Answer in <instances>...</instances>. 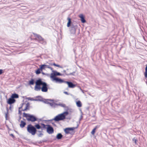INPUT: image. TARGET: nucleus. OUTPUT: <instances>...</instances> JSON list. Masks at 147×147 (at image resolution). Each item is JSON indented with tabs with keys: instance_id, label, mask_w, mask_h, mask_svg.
<instances>
[{
	"instance_id": "f704fd0d",
	"label": "nucleus",
	"mask_w": 147,
	"mask_h": 147,
	"mask_svg": "<svg viewBox=\"0 0 147 147\" xmlns=\"http://www.w3.org/2000/svg\"><path fill=\"white\" fill-rule=\"evenodd\" d=\"M144 75L146 78H147V70H145V71L144 73Z\"/></svg>"
},
{
	"instance_id": "aec40b11",
	"label": "nucleus",
	"mask_w": 147,
	"mask_h": 147,
	"mask_svg": "<svg viewBox=\"0 0 147 147\" xmlns=\"http://www.w3.org/2000/svg\"><path fill=\"white\" fill-rule=\"evenodd\" d=\"M42 69H40V67L38 69L35 71V73L36 74L38 75L41 73V71H42Z\"/></svg>"
},
{
	"instance_id": "6e6d98bb",
	"label": "nucleus",
	"mask_w": 147,
	"mask_h": 147,
	"mask_svg": "<svg viewBox=\"0 0 147 147\" xmlns=\"http://www.w3.org/2000/svg\"><path fill=\"white\" fill-rule=\"evenodd\" d=\"M43 142H45V141H43Z\"/></svg>"
},
{
	"instance_id": "412c9836",
	"label": "nucleus",
	"mask_w": 147,
	"mask_h": 147,
	"mask_svg": "<svg viewBox=\"0 0 147 147\" xmlns=\"http://www.w3.org/2000/svg\"><path fill=\"white\" fill-rule=\"evenodd\" d=\"M11 96L13 98H17L19 97V95L18 94L14 93L12 94Z\"/></svg>"
},
{
	"instance_id": "3c124183",
	"label": "nucleus",
	"mask_w": 147,
	"mask_h": 147,
	"mask_svg": "<svg viewBox=\"0 0 147 147\" xmlns=\"http://www.w3.org/2000/svg\"><path fill=\"white\" fill-rule=\"evenodd\" d=\"M21 119V117L20 116L19 117V120H20Z\"/></svg>"
},
{
	"instance_id": "20e7f679",
	"label": "nucleus",
	"mask_w": 147,
	"mask_h": 147,
	"mask_svg": "<svg viewBox=\"0 0 147 147\" xmlns=\"http://www.w3.org/2000/svg\"><path fill=\"white\" fill-rule=\"evenodd\" d=\"M27 131L32 135H34L36 133L37 130L34 126L31 124H29L27 127Z\"/></svg>"
},
{
	"instance_id": "8fccbe9b",
	"label": "nucleus",
	"mask_w": 147,
	"mask_h": 147,
	"mask_svg": "<svg viewBox=\"0 0 147 147\" xmlns=\"http://www.w3.org/2000/svg\"><path fill=\"white\" fill-rule=\"evenodd\" d=\"M12 108L11 107V105L10 106V107H9V109L10 110H11V108Z\"/></svg>"
},
{
	"instance_id": "ea45409f",
	"label": "nucleus",
	"mask_w": 147,
	"mask_h": 147,
	"mask_svg": "<svg viewBox=\"0 0 147 147\" xmlns=\"http://www.w3.org/2000/svg\"><path fill=\"white\" fill-rule=\"evenodd\" d=\"M48 68L49 69H51L52 71L53 70V68H52V67H50L49 66V67H48Z\"/></svg>"
},
{
	"instance_id": "2f4dec72",
	"label": "nucleus",
	"mask_w": 147,
	"mask_h": 147,
	"mask_svg": "<svg viewBox=\"0 0 147 147\" xmlns=\"http://www.w3.org/2000/svg\"><path fill=\"white\" fill-rule=\"evenodd\" d=\"M41 125L42 126V128H45V129H46L47 128V127H46V126H47L46 125H45L44 123H41Z\"/></svg>"
},
{
	"instance_id": "4c0bfd02",
	"label": "nucleus",
	"mask_w": 147,
	"mask_h": 147,
	"mask_svg": "<svg viewBox=\"0 0 147 147\" xmlns=\"http://www.w3.org/2000/svg\"><path fill=\"white\" fill-rule=\"evenodd\" d=\"M3 72V70L1 69H0V75Z\"/></svg>"
},
{
	"instance_id": "9b49d317",
	"label": "nucleus",
	"mask_w": 147,
	"mask_h": 147,
	"mask_svg": "<svg viewBox=\"0 0 147 147\" xmlns=\"http://www.w3.org/2000/svg\"><path fill=\"white\" fill-rule=\"evenodd\" d=\"M65 83L67 84L68 87L69 88H73L76 86V85L74 84L71 82L65 81Z\"/></svg>"
},
{
	"instance_id": "f257e3e1",
	"label": "nucleus",
	"mask_w": 147,
	"mask_h": 147,
	"mask_svg": "<svg viewBox=\"0 0 147 147\" xmlns=\"http://www.w3.org/2000/svg\"><path fill=\"white\" fill-rule=\"evenodd\" d=\"M68 20L67 24V26L68 27L71 26L70 28V31L71 34H74L76 33V30L77 29L78 26L76 24L74 25L72 24L71 22V19L69 17L67 18Z\"/></svg>"
},
{
	"instance_id": "09e8293b",
	"label": "nucleus",
	"mask_w": 147,
	"mask_h": 147,
	"mask_svg": "<svg viewBox=\"0 0 147 147\" xmlns=\"http://www.w3.org/2000/svg\"><path fill=\"white\" fill-rule=\"evenodd\" d=\"M52 124L53 125H54L55 126H56V125L54 123H52Z\"/></svg>"
},
{
	"instance_id": "de8ad7c7",
	"label": "nucleus",
	"mask_w": 147,
	"mask_h": 147,
	"mask_svg": "<svg viewBox=\"0 0 147 147\" xmlns=\"http://www.w3.org/2000/svg\"><path fill=\"white\" fill-rule=\"evenodd\" d=\"M63 72L64 73H65H65H66V71L65 70H64L63 71Z\"/></svg>"
},
{
	"instance_id": "cd10ccee",
	"label": "nucleus",
	"mask_w": 147,
	"mask_h": 147,
	"mask_svg": "<svg viewBox=\"0 0 147 147\" xmlns=\"http://www.w3.org/2000/svg\"><path fill=\"white\" fill-rule=\"evenodd\" d=\"M56 106H59L63 107H65V105L64 104H57Z\"/></svg>"
},
{
	"instance_id": "7ed1b4c3",
	"label": "nucleus",
	"mask_w": 147,
	"mask_h": 147,
	"mask_svg": "<svg viewBox=\"0 0 147 147\" xmlns=\"http://www.w3.org/2000/svg\"><path fill=\"white\" fill-rule=\"evenodd\" d=\"M23 117H25L28 121L34 122L37 121L38 118L34 115L24 113H23Z\"/></svg>"
},
{
	"instance_id": "1a4fd4ad",
	"label": "nucleus",
	"mask_w": 147,
	"mask_h": 147,
	"mask_svg": "<svg viewBox=\"0 0 147 147\" xmlns=\"http://www.w3.org/2000/svg\"><path fill=\"white\" fill-rule=\"evenodd\" d=\"M42 88H41V91L42 92H46L48 91V85L45 82L42 85Z\"/></svg>"
},
{
	"instance_id": "79ce46f5",
	"label": "nucleus",
	"mask_w": 147,
	"mask_h": 147,
	"mask_svg": "<svg viewBox=\"0 0 147 147\" xmlns=\"http://www.w3.org/2000/svg\"><path fill=\"white\" fill-rule=\"evenodd\" d=\"M42 74L43 75H48V74H45V73L43 72H42Z\"/></svg>"
},
{
	"instance_id": "c85d7f7f",
	"label": "nucleus",
	"mask_w": 147,
	"mask_h": 147,
	"mask_svg": "<svg viewBox=\"0 0 147 147\" xmlns=\"http://www.w3.org/2000/svg\"><path fill=\"white\" fill-rule=\"evenodd\" d=\"M64 131L67 134H69V131L67 128H66L64 129Z\"/></svg>"
},
{
	"instance_id": "39448f33",
	"label": "nucleus",
	"mask_w": 147,
	"mask_h": 147,
	"mask_svg": "<svg viewBox=\"0 0 147 147\" xmlns=\"http://www.w3.org/2000/svg\"><path fill=\"white\" fill-rule=\"evenodd\" d=\"M45 82H43L41 79L39 78L35 82L36 85L35 87V90L38 91L41 89L40 85H42Z\"/></svg>"
},
{
	"instance_id": "9d476101",
	"label": "nucleus",
	"mask_w": 147,
	"mask_h": 147,
	"mask_svg": "<svg viewBox=\"0 0 147 147\" xmlns=\"http://www.w3.org/2000/svg\"><path fill=\"white\" fill-rule=\"evenodd\" d=\"M52 79L53 80L55 81L57 83H62L63 82L65 83V82L63 80L57 77H55Z\"/></svg>"
},
{
	"instance_id": "4468645a",
	"label": "nucleus",
	"mask_w": 147,
	"mask_h": 147,
	"mask_svg": "<svg viewBox=\"0 0 147 147\" xmlns=\"http://www.w3.org/2000/svg\"><path fill=\"white\" fill-rule=\"evenodd\" d=\"M39 100L41 101H42L44 103L49 104L50 102L53 101V100H49V99H45L44 100H43L41 99H39Z\"/></svg>"
},
{
	"instance_id": "0eeeda50",
	"label": "nucleus",
	"mask_w": 147,
	"mask_h": 147,
	"mask_svg": "<svg viewBox=\"0 0 147 147\" xmlns=\"http://www.w3.org/2000/svg\"><path fill=\"white\" fill-rule=\"evenodd\" d=\"M47 132L49 134H51L54 132V129L50 125H47Z\"/></svg>"
},
{
	"instance_id": "864d4df0",
	"label": "nucleus",
	"mask_w": 147,
	"mask_h": 147,
	"mask_svg": "<svg viewBox=\"0 0 147 147\" xmlns=\"http://www.w3.org/2000/svg\"><path fill=\"white\" fill-rule=\"evenodd\" d=\"M92 117H95V115H93V116H92Z\"/></svg>"
},
{
	"instance_id": "f8f14e48",
	"label": "nucleus",
	"mask_w": 147,
	"mask_h": 147,
	"mask_svg": "<svg viewBox=\"0 0 147 147\" xmlns=\"http://www.w3.org/2000/svg\"><path fill=\"white\" fill-rule=\"evenodd\" d=\"M16 101L15 99L13 98L11 96L9 98L7 101V104L11 105L12 104L14 103Z\"/></svg>"
},
{
	"instance_id": "c756f323",
	"label": "nucleus",
	"mask_w": 147,
	"mask_h": 147,
	"mask_svg": "<svg viewBox=\"0 0 147 147\" xmlns=\"http://www.w3.org/2000/svg\"><path fill=\"white\" fill-rule=\"evenodd\" d=\"M51 65H54V66L57 67H60V68H62V67L61 66L59 65L56 64V63H54L53 64H51Z\"/></svg>"
},
{
	"instance_id": "473e14b6",
	"label": "nucleus",
	"mask_w": 147,
	"mask_h": 147,
	"mask_svg": "<svg viewBox=\"0 0 147 147\" xmlns=\"http://www.w3.org/2000/svg\"><path fill=\"white\" fill-rule=\"evenodd\" d=\"M137 140L136 139H135V138H134L132 139L133 142H134L136 144H138L137 143Z\"/></svg>"
},
{
	"instance_id": "c03bdc74",
	"label": "nucleus",
	"mask_w": 147,
	"mask_h": 147,
	"mask_svg": "<svg viewBox=\"0 0 147 147\" xmlns=\"http://www.w3.org/2000/svg\"><path fill=\"white\" fill-rule=\"evenodd\" d=\"M83 118V116L82 115H81L80 116V120L81 119H82Z\"/></svg>"
},
{
	"instance_id": "f3484780",
	"label": "nucleus",
	"mask_w": 147,
	"mask_h": 147,
	"mask_svg": "<svg viewBox=\"0 0 147 147\" xmlns=\"http://www.w3.org/2000/svg\"><path fill=\"white\" fill-rule=\"evenodd\" d=\"M99 127V125H97L93 129L92 131L91 132V134L92 135H94L96 129Z\"/></svg>"
},
{
	"instance_id": "c9c22d12",
	"label": "nucleus",
	"mask_w": 147,
	"mask_h": 147,
	"mask_svg": "<svg viewBox=\"0 0 147 147\" xmlns=\"http://www.w3.org/2000/svg\"><path fill=\"white\" fill-rule=\"evenodd\" d=\"M10 135L12 137L13 139H14V138H15V137L13 134H10Z\"/></svg>"
},
{
	"instance_id": "6ab92c4d",
	"label": "nucleus",
	"mask_w": 147,
	"mask_h": 147,
	"mask_svg": "<svg viewBox=\"0 0 147 147\" xmlns=\"http://www.w3.org/2000/svg\"><path fill=\"white\" fill-rule=\"evenodd\" d=\"M52 102H50L49 105L52 108L56 107L57 103L54 102L53 101Z\"/></svg>"
},
{
	"instance_id": "49530a36",
	"label": "nucleus",
	"mask_w": 147,
	"mask_h": 147,
	"mask_svg": "<svg viewBox=\"0 0 147 147\" xmlns=\"http://www.w3.org/2000/svg\"><path fill=\"white\" fill-rule=\"evenodd\" d=\"M19 113L20 114H21V111L19 110Z\"/></svg>"
},
{
	"instance_id": "a211bd4d",
	"label": "nucleus",
	"mask_w": 147,
	"mask_h": 147,
	"mask_svg": "<svg viewBox=\"0 0 147 147\" xmlns=\"http://www.w3.org/2000/svg\"><path fill=\"white\" fill-rule=\"evenodd\" d=\"M63 135L60 133L58 134L56 136V138L58 140H60L63 137Z\"/></svg>"
},
{
	"instance_id": "393cba45",
	"label": "nucleus",
	"mask_w": 147,
	"mask_h": 147,
	"mask_svg": "<svg viewBox=\"0 0 147 147\" xmlns=\"http://www.w3.org/2000/svg\"><path fill=\"white\" fill-rule=\"evenodd\" d=\"M34 81L33 79H32L30 80L29 81V84L30 85H33L34 84Z\"/></svg>"
},
{
	"instance_id": "ddd939ff",
	"label": "nucleus",
	"mask_w": 147,
	"mask_h": 147,
	"mask_svg": "<svg viewBox=\"0 0 147 147\" xmlns=\"http://www.w3.org/2000/svg\"><path fill=\"white\" fill-rule=\"evenodd\" d=\"M80 19V20L82 23H84L86 22V20L85 19V17L82 14H81L79 16Z\"/></svg>"
},
{
	"instance_id": "e433bc0d",
	"label": "nucleus",
	"mask_w": 147,
	"mask_h": 147,
	"mask_svg": "<svg viewBox=\"0 0 147 147\" xmlns=\"http://www.w3.org/2000/svg\"><path fill=\"white\" fill-rule=\"evenodd\" d=\"M42 130H43V129H41V130H40V131H39V130H38L37 131H37H36V132H38L40 133H42Z\"/></svg>"
},
{
	"instance_id": "7c9ffc66",
	"label": "nucleus",
	"mask_w": 147,
	"mask_h": 147,
	"mask_svg": "<svg viewBox=\"0 0 147 147\" xmlns=\"http://www.w3.org/2000/svg\"><path fill=\"white\" fill-rule=\"evenodd\" d=\"M6 110H7V113H5V118L6 120L7 119V115L8 114V109L7 107L6 108Z\"/></svg>"
},
{
	"instance_id": "6e6552de",
	"label": "nucleus",
	"mask_w": 147,
	"mask_h": 147,
	"mask_svg": "<svg viewBox=\"0 0 147 147\" xmlns=\"http://www.w3.org/2000/svg\"><path fill=\"white\" fill-rule=\"evenodd\" d=\"M52 72L53 73H51L50 76V77L52 78H55V76H61L62 75L59 72L55 71L53 70Z\"/></svg>"
},
{
	"instance_id": "603ef678",
	"label": "nucleus",
	"mask_w": 147,
	"mask_h": 147,
	"mask_svg": "<svg viewBox=\"0 0 147 147\" xmlns=\"http://www.w3.org/2000/svg\"><path fill=\"white\" fill-rule=\"evenodd\" d=\"M74 53H75V49H74Z\"/></svg>"
},
{
	"instance_id": "b1692460",
	"label": "nucleus",
	"mask_w": 147,
	"mask_h": 147,
	"mask_svg": "<svg viewBox=\"0 0 147 147\" xmlns=\"http://www.w3.org/2000/svg\"><path fill=\"white\" fill-rule=\"evenodd\" d=\"M76 104L77 106L78 107H81L82 106V103L80 100H78L76 102Z\"/></svg>"
},
{
	"instance_id": "2eb2a0df",
	"label": "nucleus",
	"mask_w": 147,
	"mask_h": 147,
	"mask_svg": "<svg viewBox=\"0 0 147 147\" xmlns=\"http://www.w3.org/2000/svg\"><path fill=\"white\" fill-rule=\"evenodd\" d=\"M26 124V123L23 121H21L20 124V126L21 127L23 128L25 127Z\"/></svg>"
},
{
	"instance_id": "4be33fe9",
	"label": "nucleus",
	"mask_w": 147,
	"mask_h": 147,
	"mask_svg": "<svg viewBox=\"0 0 147 147\" xmlns=\"http://www.w3.org/2000/svg\"><path fill=\"white\" fill-rule=\"evenodd\" d=\"M29 106H30L29 103L27 102L26 104V107L25 109H24L22 111H26L27 110L29 109Z\"/></svg>"
},
{
	"instance_id": "37998d69",
	"label": "nucleus",
	"mask_w": 147,
	"mask_h": 147,
	"mask_svg": "<svg viewBox=\"0 0 147 147\" xmlns=\"http://www.w3.org/2000/svg\"><path fill=\"white\" fill-rule=\"evenodd\" d=\"M24 103H23L22 104V105L21 106V107H19V109H21L22 108V106L23 105H24Z\"/></svg>"
},
{
	"instance_id": "bb28decb",
	"label": "nucleus",
	"mask_w": 147,
	"mask_h": 147,
	"mask_svg": "<svg viewBox=\"0 0 147 147\" xmlns=\"http://www.w3.org/2000/svg\"><path fill=\"white\" fill-rule=\"evenodd\" d=\"M75 73V71H73L72 72H70L69 73H65V75L68 76L69 75L74 76V74Z\"/></svg>"
},
{
	"instance_id": "a18cd8bd",
	"label": "nucleus",
	"mask_w": 147,
	"mask_h": 147,
	"mask_svg": "<svg viewBox=\"0 0 147 147\" xmlns=\"http://www.w3.org/2000/svg\"><path fill=\"white\" fill-rule=\"evenodd\" d=\"M145 70H147V64L146 65V67L145 68Z\"/></svg>"
},
{
	"instance_id": "a878e982",
	"label": "nucleus",
	"mask_w": 147,
	"mask_h": 147,
	"mask_svg": "<svg viewBox=\"0 0 147 147\" xmlns=\"http://www.w3.org/2000/svg\"><path fill=\"white\" fill-rule=\"evenodd\" d=\"M78 125H78L76 127H69V128H67L70 131H73L75 129L77 128L78 127Z\"/></svg>"
},
{
	"instance_id": "72a5a7b5",
	"label": "nucleus",
	"mask_w": 147,
	"mask_h": 147,
	"mask_svg": "<svg viewBox=\"0 0 147 147\" xmlns=\"http://www.w3.org/2000/svg\"><path fill=\"white\" fill-rule=\"evenodd\" d=\"M36 134L38 137H42V136L43 135V134L42 133V132L40 133L39 134H38L37 133Z\"/></svg>"
},
{
	"instance_id": "58836bf2",
	"label": "nucleus",
	"mask_w": 147,
	"mask_h": 147,
	"mask_svg": "<svg viewBox=\"0 0 147 147\" xmlns=\"http://www.w3.org/2000/svg\"><path fill=\"white\" fill-rule=\"evenodd\" d=\"M26 99H28V100H32V98H30V97H28L26 98Z\"/></svg>"
},
{
	"instance_id": "a19ab883",
	"label": "nucleus",
	"mask_w": 147,
	"mask_h": 147,
	"mask_svg": "<svg viewBox=\"0 0 147 147\" xmlns=\"http://www.w3.org/2000/svg\"><path fill=\"white\" fill-rule=\"evenodd\" d=\"M64 93H65V94H67V95H68L69 94L67 92H64Z\"/></svg>"
},
{
	"instance_id": "5fc2aeb1",
	"label": "nucleus",
	"mask_w": 147,
	"mask_h": 147,
	"mask_svg": "<svg viewBox=\"0 0 147 147\" xmlns=\"http://www.w3.org/2000/svg\"><path fill=\"white\" fill-rule=\"evenodd\" d=\"M67 70L68 71V70H69V69H67Z\"/></svg>"
},
{
	"instance_id": "423d86ee",
	"label": "nucleus",
	"mask_w": 147,
	"mask_h": 147,
	"mask_svg": "<svg viewBox=\"0 0 147 147\" xmlns=\"http://www.w3.org/2000/svg\"><path fill=\"white\" fill-rule=\"evenodd\" d=\"M34 34L36 37L35 38L36 40H38L39 42L42 44L44 45L46 44V42L40 36L36 34Z\"/></svg>"
},
{
	"instance_id": "dca6fc26",
	"label": "nucleus",
	"mask_w": 147,
	"mask_h": 147,
	"mask_svg": "<svg viewBox=\"0 0 147 147\" xmlns=\"http://www.w3.org/2000/svg\"><path fill=\"white\" fill-rule=\"evenodd\" d=\"M49 65L45 64L41 65H39V67H40V69H45L46 68H48Z\"/></svg>"
},
{
	"instance_id": "5701e85b",
	"label": "nucleus",
	"mask_w": 147,
	"mask_h": 147,
	"mask_svg": "<svg viewBox=\"0 0 147 147\" xmlns=\"http://www.w3.org/2000/svg\"><path fill=\"white\" fill-rule=\"evenodd\" d=\"M34 126L35 127V128H36V129H42V127L38 124H36Z\"/></svg>"
},
{
	"instance_id": "f03ea898",
	"label": "nucleus",
	"mask_w": 147,
	"mask_h": 147,
	"mask_svg": "<svg viewBox=\"0 0 147 147\" xmlns=\"http://www.w3.org/2000/svg\"><path fill=\"white\" fill-rule=\"evenodd\" d=\"M69 113L66 111L59 114L56 116L51 120H54L56 122H58L60 121H63L65 119L66 117L68 114Z\"/></svg>"
}]
</instances>
